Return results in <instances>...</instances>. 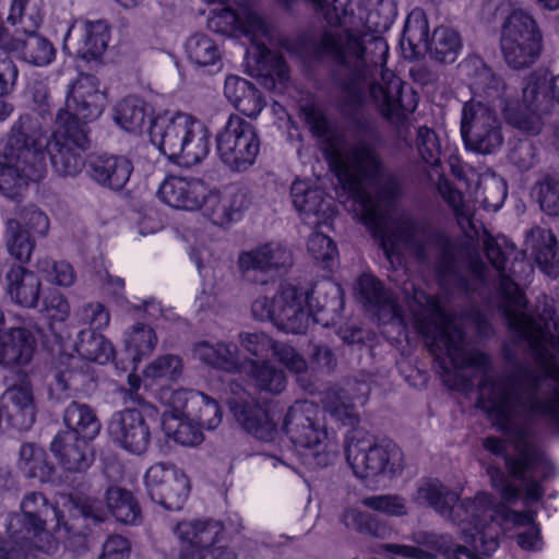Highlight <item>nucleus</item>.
I'll use <instances>...</instances> for the list:
<instances>
[{
    "instance_id": "obj_1",
    "label": "nucleus",
    "mask_w": 559,
    "mask_h": 559,
    "mask_svg": "<svg viewBox=\"0 0 559 559\" xmlns=\"http://www.w3.org/2000/svg\"><path fill=\"white\" fill-rule=\"evenodd\" d=\"M484 251L500 274L499 292L501 309L511 331L528 342L542 371L530 366H518L512 372L497 381L492 409L501 428L516 437L518 455L509 457L508 465L514 473L522 467L542 469L545 457L538 447L526 439V429L514 423L518 415L537 416L559 426V337L527 314L526 299L518 284L507 274L508 260L518 259L513 246L502 248L491 235L483 238Z\"/></svg>"
},
{
    "instance_id": "obj_2",
    "label": "nucleus",
    "mask_w": 559,
    "mask_h": 559,
    "mask_svg": "<svg viewBox=\"0 0 559 559\" xmlns=\"http://www.w3.org/2000/svg\"><path fill=\"white\" fill-rule=\"evenodd\" d=\"M104 106L96 76L81 74L70 86L66 107L57 114L50 139L35 116H20L0 146V190L40 181L47 173L46 152L58 175L80 174L90 142L85 124L99 117Z\"/></svg>"
},
{
    "instance_id": "obj_3",
    "label": "nucleus",
    "mask_w": 559,
    "mask_h": 559,
    "mask_svg": "<svg viewBox=\"0 0 559 559\" xmlns=\"http://www.w3.org/2000/svg\"><path fill=\"white\" fill-rule=\"evenodd\" d=\"M414 326L425 337L443 381L451 388L456 386V382H451V370L447 366L445 357L457 370L473 367L487 372L490 369V356L478 349H467L464 331L436 298H428L427 307L414 313Z\"/></svg>"
},
{
    "instance_id": "obj_4",
    "label": "nucleus",
    "mask_w": 559,
    "mask_h": 559,
    "mask_svg": "<svg viewBox=\"0 0 559 559\" xmlns=\"http://www.w3.org/2000/svg\"><path fill=\"white\" fill-rule=\"evenodd\" d=\"M311 134L321 143V150L338 180L357 191L359 177L372 175L377 169V154L366 143L346 147L343 133L332 129L325 110L312 103L301 107Z\"/></svg>"
},
{
    "instance_id": "obj_5",
    "label": "nucleus",
    "mask_w": 559,
    "mask_h": 559,
    "mask_svg": "<svg viewBox=\"0 0 559 559\" xmlns=\"http://www.w3.org/2000/svg\"><path fill=\"white\" fill-rule=\"evenodd\" d=\"M353 200L354 212L360 222L380 241L385 257L392 262L397 252L395 237L389 234L384 207L400 193L399 181L394 177L381 176V163L377 157V169L372 175L359 177V189L355 191L338 180Z\"/></svg>"
},
{
    "instance_id": "obj_6",
    "label": "nucleus",
    "mask_w": 559,
    "mask_h": 559,
    "mask_svg": "<svg viewBox=\"0 0 559 559\" xmlns=\"http://www.w3.org/2000/svg\"><path fill=\"white\" fill-rule=\"evenodd\" d=\"M152 141L170 160L185 167L200 164L210 152L205 124L186 112L157 117L151 128Z\"/></svg>"
},
{
    "instance_id": "obj_7",
    "label": "nucleus",
    "mask_w": 559,
    "mask_h": 559,
    "mask_svg": "<svg viewBox=\"0 0 559 559\" xmlns=\"http://www.w3.org/2000/svg\"><path fill=\"white\" fill-rule=\"evenodd\" d=\"M283 430L296 447L307 451L306 456L314 466H328L338 453L337 441L328 432L318 405L311 401H296L287 409Z\"/></svg>"
},
{
    "instance_id": "obj_8",
    "label": "nucleus",
    "mask_w": 559,
    "mask_h": 559,
    "mask_svg": "<svg viewBox=\"0 0 559 559\" xmlns=\"http://www.w3.org/2000/svg\"><path fill=\"white\" fill-rule=\"evenodd\" d=\"M310 292L299 285L284 282L272 296L261 295L251 305L252 316L260 321H271L286 333H306L310 320Z\"/></svg>"
},
{
    "instance_id": "obj_9",
    "label": "nucleus",
    "mask_w": 559,
    "mask_h": 559,
    "mask_svg": "<svg viewBox=\"0 0 559 559\" xmlns=\"http://www.w3.org/2000/svg\"><path fill=\"white\" fill-rule=\"evenodd\" d=\"M462 510L468 512L472 509L471 527L463 528V536L466 542L473 543L475 550H479L477 542L484 545V554H489L498 547L496 536L487 533L490 524L498 523L501 526H531L534 524V514L531 511H515L507 506L493 507L491 499L487 493L480 492L475 496L473 501L465 502Z\"/></svg>"
},
{
    "instance_id": "obj_10",
    "label": "nucleus",
    "mask_w": 559,
    "mask_h": 559,
    "mask_svg": "<svg viewBox=\"0 0 559 559\" xmlns=\"http://www.w3.org/2000/svg\"><path fill=\"white\" fill-rule=\"evenodd\" d=\"M500 49L512 69H527L537 62L543 50V35L530 13L521 9L510 13L501 28Z\"/></svg>"
},
{
    "instance_id": "obj_11",
    "label": "nucleus",
    "mask_w": 559,
    "mask_h": 559,
    "mask_svg": "<svg viewBox=\"0 0 559 559\" xmlns=\"http://www.w3.org/2000/svg\"><path fill=\"white\" fill-rule=\"evenodd\" d=\"M62 514L58 508L51 504L40 492H28L21 502V513L9 516L8 536L17 539H47V551H55L58 543L48 533V523L55 522L53 528H59L62 523Z\"/></svg>"
},
{
    "instance_id": "obj_12",
    "label": "nucleus",
    "mask_w": 559,
    "mask_h": 559,
    "mask_svg": "<svg viewBox=\"0 0 559 559\" xmlns=\"http://www.w3.org/2000/svg\"><path fill=\"white\" fill-rule=\"evenodd\" d=\"M496 389H497V382L493 383L489 396L486 400L481 399L479 401V403H481V407L484 409H486L487 413L489 414L490 418L493 421V425L504 436H507L508 440L512 443V445H513V453H511V454L510 453H506V445H504L503 440H501L500 438L495 437V436H490V437L485 438L484 441H483V447H484L485 450L489 451L490 453H492L495 455H503L504 466H506V471L508 473V476L510 478L514 479V480H519L524 486L525 493H526V496L530 499L538 500L543 496L542 481L548 477V475H549V473L551 471V464H550V461L548 460L546 453L544 452V450L535 441H533L530 438L528 429L524 425L520 424L518 420L520 418H522V417H524V418H539V419H543V418L542 417H537V416H526V415H518L514 418V423L516 425H519L521 427H524L526 429V439L528 441L535 443L538 447V449L542 451V453H543V455L545 457V461H546V465L542 469L528 471V469H525L524 467H522V471L520 473H514L510 468V466L508 465V460H509V457L518 455L516 437L513 436L512 433H509V432L504 431L501 428L499 421L497 420L496 414H495L493 409L491 408L493 403H495L493 400H495Z\"/></svg>"
},
{
    "instance_id": "obj_13",
    "label": "nucleus",
    "mask_w": 559,
    "mask_h": 559,
    "mask_svg": "<svg viewBox=\"0 0 559 559\" xmlns=\"http://www.w3.org/2000/svg\"><path fill=\"white\" fill-rule=\"evenodd\" d=\"M346 460L356 477L361 479L393 477L403 469V453L390 440L370 443L352 437L346 445Z\"/></svg>"
},
{
    "instance_id": "obj_14",
    "label": "nucleus",
    "mask_w": 559,
    "mask_h": 559,
    "mask_svg": "<svg viewBox=\"0 0 559 559\" xmlns=\"http://www.w3.org/2000/svg\"><path fill=\"white\" fill-rule=\"evenodd\" d=\"M216 150L230 170H247L260 152V139L254 126L238 115H231L216 135Z\"/></svg>"
},
{
    "instance_id": "obj_15",
    "label": "nucleus",
    "mask_w": 559,
    "mask_h": 559,
    "mask_svg": "<svg viewBox=\"0 0 559 559\" xmlns=\"http://www.w3.org/2000/svg\"><path fill=\"white\" fill-rule=\"evenodd\" d=\"M461 134L466 147L489 154L502 144L500 122L489 106L474 99L462 111Z\"/></svg>"
},
{
    "instance_id": "obj_16",
    "label": "nucleus",
    "mask_w": 559,
    "mask_h": 559,
    "mask_svg": "<svg viewBox=\"0 0 559 559\" xmlns=\"http://www.w3.org/2000/svg\"><path fill=\"white\" fill-rule=\"evenodd\" d=\"M412 499L417 504L431 507L441 516L456 523L461 527L462 534L464 527H471L473 511L469 509L468 512H465L461 507L473 499H464L457 503L459 493L449 489L438 479L420 480Z\"/></svg>"
},
{
    "instance_id": "obj_17",
    "label": "nucleus",
    "mask_w": 559,
    "mask_h": 559,
    "mask_svg": "<svg viewBox=\"0 0 559 559\" xmlns=\"http://www.w3.org/2000/svg\"><path fill=\"white\" fill-rule=\"evenodd\" d=\"M145 484L152 500L168 510L181 509L190 491L187 475L164 463L155 464L147 469Z\"/></svg>"
},
{
    "instance_id": "obj_18",
    "label": "nucleus",
    "mask_w": 559,
    "mask_h": 559,
    "mask_svg": "<svg viewBox=\"0 0 559 559\" xmlns=\"http://www.w3.org/2000/svg\"><path fill=\"white\" fill-rule=\"evenodd\" d=\"M112 441L120 448L134 453H144L151 443V428L139 408H124L116 412L108 424Z\"/></svg>"
},
{
    "instance_id": "obj_19",
    "label": "nucleus",
    "mask_w": 559,
    "mask_h": 559,
    "mask_svg": "<svg viewBox=\"0 0 559 559\" xmlns=\"http://www.w3.org/2000/svg\"><path fill=\"white\" fill-rule=\"evenodd\" d=\"M3 406L0 405V432L3 421L19 431L28 430L36 420V404L33 386L27 379L12 384L2 393Z\"/></svg>"
},
{
    "instance_id": "obj_20",
    "label": "nucleus",
    "mask_w": 559,
    "mask_h": 559,
    "mask_svg": "<svg viewBox=\"0 0 559 559\" xmlns=\"http://www.w3.org/2000/svg\"><path fill=\"white\" fill-rule=\"evenodd\" d=\"M236 421L254 438L271 442L277 436V427L269 411L247 392L234 393L228 401Z\"/></svg>"
},
{
    "instance_id": "obj_21",
    "label": "nucleus",
    "mask_w": 559,
    "mask_h": 559,
    "mask_svg": "<svg viewBox=\"0 0 559 559\" xmlns=\"http://www.w3.org/2000/svg\"><path fill=\"white\" fill-rule=\"evenodd\" d=\"M109 38L105 20L76 22L64 37V48H73L74 53L85 60L97 59L107 49Z\"/></svg>"
},
{
    "instance_id": "obj_22",
    "label": "nucleus",
    "mask_w": 559,
    "mask_h": 559,
    "mask_svg": "<svg viewBox=\"0 0 559 559\" xmlns=\"http://www.w3.org/2000/svg\"><path fill=\"white\" fill-rule=\"evenodd\" d=\"M207 187L202 179L168 176L159 186L157 197L174 209L195 211L202 206Z\"/></svg>"
},
{
    "instance_id": "obj_23",
    "label": "nucleus",
    "mask_w": 559,
    "mask_h": 559,
    "mask_svg": "<svg viewBox=\"0 0 559 559\" xmlns=\"http://www.w3.org/2000/svg\"><path fill=\"white\" fill-rule=\"evenodd\" d=\"M364 35L362 32L356 31L325 32L318 39L314 50L318 56L329 57L342 66H347L350 59H355L359 66H362L365 58Z\"/></svg>"
},
{
    "instance_id": "obj_24",
    "label": "nucleus",
    "mask_w": 559,
    "mask_h": 559,
    "mask_svg": "<svg viewBox=\"0 0 559 559\" xmlns=\"http://www.w3.org/2000/svg\"><path fill=\"white\" fill-rule=\"evenodd\" d=\"M536 99L527 100L525 86L522 92V102L508 104L504 108V118L513 128L527 135H537L546 123V117L551 111L550 100L537 94Z\"/></svg>"
},
{
    "instance_id": "obj_25",
    "label": "nucleus",
    "mask_w": 559,
    "mask_h": 559,
    "mask_svg": "<svg viewBox=\"0 0 559 559\" xmlns=\"http://www.w3.org/2000/svg\"><path fill=\"white\" fill-rule=\"evenodd\" d=\"M248 203L247 193L241 188L228 186L221 191H207L201 207L213 224L224 226L239 218Z\"/></svg>"
},
{
    "instance_id": "obj_26",
    "label": "nucleus",
    "mask_w": 559,
    "mask_h": 559,
    "mask_svg": "<svg viewBox=\"0 0 559 559\" xmlns=\"http://www.w3.org/2000/svg\"><path fill=\"white\" fill-rule=\"evenodd\" d=\"M90 441L92 440L78 437L73 431H61L52 440L50 450L66 469L84 472L94 461Z\"/></svg>"
},
{
    "instance_id": "obj_27",
    "label": "nucleus",
    "mask_w": 559,
    "mask_h": 559,
    "mask_svg": "<svg viewBox=\"0 0 559 559\" xmlns=\"http://www.w3.org/2000/svg\"><path fill=\"white\" fill-rule=\"evenodd\" d=\"M88 173L99 186L119 191L128 183L133 163L123 155L103 154L90 160Z\"/></svg>"
},
{
    "instance_id": "obj_28",
    "label": "nucleus",
    "mask_w": 559,
    "mask_h": 559,
    "mask_svg": "<svg viewBox=\"0 0 559 559\" xmlns=\"http://www.w3.org/2000/svg\"><path fill=\"white\" fill-rule=\"evenodd\" d=\"M293 262L290 250L281 242L270 241L243 251L238 257V266L243 274L250 271L266 272L289 266Z\"/></svg>"
},
{
    "instance_id": "obj_29",
    "label": "nucleus",
    "mask_w": 559,
    "mask_h": 559,
    "mask_svg": "<svg viewBox=\"0 0 559 559\" xmlns=\"http://www.w3.org/2000/svg\"><path fill=\"white\" fill-rule=\"evenodd\" d=\"M402 81L389 69L381 72V82L370 86V96L378 105L380 114L391 123H400L405 118L401 102Z\"/></svg>"
},
{
    "instance_id": "obj_30",
    "label": "nucleus",
    "mask_w": 559,
    "mask_h": 559,
    "mask_svg": "<svg viewBox=\"0 0 559 559\" xmlns=\"http://www.w3.org/2000/svg\"><path fill=\"white\" fill-rule=\"evenodd\" d=\"M176 533L186 544L181 551V559H186L188 552H206L216 547L223 533V525L213 520L180 522Z\"/></svg>"
},
{
    "instance_id": "obj_31",
    "label": "nucleus",
    "mask_w": 559,
    "mask_h": 559,
    "mask_svg": "<svg viewBox=\"0 0 559 559\" xmlns=\"http://www.w3.org/2000/svg\"><path fill=\"white\" fill-rule=\"evenodd\" d=\"M290 197L295 209L304 216V219L311 215L317 218L311 224L318 225L321 221L329 218L332 213V203L326 199L323 190L305 180H295L290 187Z\"/></svg>"
},
{
    "instance_id": "obj_32",
    "label": "nucleus",
    "mask_w": 559,
    "mask_h": 559,
    "mask_svg": "<svg viewBox=\"0 0 559 559\" xmlns=\"http://www.w3.org/2000/svg\"><path fill=\"white\" fill-rule=\"evenodd\" d=\"M36 349V338L25 328H12L0 334V366H25Z\"/></svg>"
},
{
    "instance_id": "obj_33",
    "label": "nucleus",
    "mask_w": 559,
    "mask_h": 559,
    "mask_svg": "<svg viewBox=\"0 0 559 559\" xmlns=\"http://www.w3.org/2000/svg\"><path fill=\"white\" fill-rule=\"evenodd\" d=\"M193 356L203 364L227 372H242L245 360L239 359L238 347L231 342L201 341L193 347Z\"/></svg>"
},
{
    "instance_id": "obj_34",
    "label": "nucleus",
    "mask_w": 559,
    "mask_h": 559,
    "mask_svg": "<svg viewBox=\"0 0 559 559\" xmlns=\"http://www.w3.org/2000/svg\"><path fill=\"white\" fill-rule=\"evenodd\" d=\"M7 293L11 300L24 308L38 306L41 282L39 277L24 266H12L7 275Z\"/></svg>"
},
{
    "instance_id": "obj_35",
    "label": "nucleus",
    "mask_w": 559,
    "mask_h": 559,
    "mask_svg": "<svg viewBox=\"0 0 559 559\" xmlns=\"http://www.w3.org/2000/svg\"><path fill=\"white\" fill-rule=\"evenodd\" d=\"M260 393L280 395L287 385L285 372L269 360L245 359L242 369Z\"/></svg>"
},
{
    "instance_id": "obj_36",
    "label": "nucleus",
    "mask_w": 559,
    "mask_h": 559,
    "mask_svg": "<svg viewBox=\"0 0 559 559\" xmlns=\"http://www.w3.org/2000/svg\"><path fill=\"white\" fill-rule=\"evenodd\" d=\"M360 301L365 307L376 311H388L397 313L395 299L390 289L370 273H362L356 284Z\"/></svg>"
},
{
    "instance_id": "obj_37",
    "label": "nucleus",
    "mask_w": 559,
    "mask_h": 559,
    "mask_svg": "<svg viewBox=\"0 0 559 559\" xmlns=\"http://www.w3.org/2000/svg\"><path fill=\"white\" fill-rule=\"evenodd\" d=\"M421 49H426L430 58L438 62L453 63L462 49L461 36L455 29L441 25L435 28Z\"/></svg>"
},
{
    "instance_id": "obj_38",
    "label": "nucleus",
    "mask_w": 559,
    "mask_h": 559,
    "mask_svg": "<svg viewBox=\"0 0 559 559\" xmlns=\"http://www.w3.org/2000/svg\"><path fill=\"white\" fill-rule=\"evenodd\" d=\"M212 23L221 33L240 32L245 35H254L264 31L262 17L250 10L239 13L230 8H224L213 19Z\"/></svg>"
},
{
    "instance_id": "obj_39",
    "label": "nucleus",
    "mask_w": 559,
    "mask_h": 559,
    "mask_svg": "<svg viewBox=\"0 0 559 559\" xmlns=\"http://www.w3.org/2000/svg\"><path fill=\"white\" fill-rule=\"evenodd\" d=\"M67 431H73L78 437L93 440L100 431V421L94 409L86 404L72 402L63 414Z\"/></svg>"
},
{
    "instance_id": "obj_40",
    "label": "nucleus",
    "mask_w": 559,
    "mask_h": 559,
    "mask_svg": "<svg viewBox=\"0 0 559 559\" xmlns=\"http://www.w3.org/2000/svg\"><path fill=\"white\" fill-rule=\"evenodd\" d=\"M108 511L117 521L124 524L141 522V509L133 495L120 487H109L106 491Z\"/></svg>"
},
{
    "instance_id": "obj_41",
    "label": "nucleus",
    "mask_w": 559,
    "mask_h": 559,
    "mask_svg": "<svg viewBox=\"0 0 559 559\" xmlns=\"http://www.w3.org/2000/svg\"><path fill=\"white\" fill-rule=\"evenodd\" d=\"M75 349L82 358L100 365L108 362L115 353L112 344L92 329L79 333Z\"/></svg>"
},
{
    "instance_id": "obj_42",
    "label": "nucleus",
    "mask_w": 559,
    "mask_h": 559,
    "mask_svg": "<svg viewBox=\"0 0 559 559\" xmlns=\"http://www.w3.org/2000/svg\"><path fill=\"white\" fill-rule=\"evenodd\" d=\"M429 24L427 15L421 8L413 9L407 15L401 45L403 49H411V57L416 58L421 52V45L427 44Z\"/></svg>"
},
{
    "instance_id": "obj_43",
    "label": "nucleus",
    "mask_w": 559,
    "mask_h": 559,
    "mask_svg": "<svg viewBox=\"0 0 559 559\" xmlns=\"http://www.w3.org/2000/svg\"><path fill=\"white\" fill-rule=\"evenodd\" d=\"M474 75L471 86L475 94L484 96L487 106L495 104L503 96L504 84L493 71L481 61L474 62Z\"/></svg>"
},
{
    "instance_id": "obj_44",
    "label": "nucleus",
    "mask_w": 559,
    "mask_h": 559,
    "mask_svg": "<svg viewBox=\"0 0 559 559\" xmlns=\"http://www.w3.org/2000/svg\"><path fill=\"white\" fill-rule=\"evenodd\" d=\"M43 0H12L8 22L23 32H35L43 22Z\"/></svg>"
},
{
    "instance_id": "obj_45",
    "label": "nucleus",
    "mask_w": 559,
    "mask_h": 559,
    "mask_svg": "<svg viewBox=\"0 0 559 559\" xmlns=\"http://www.w3.org/2000/svg\"><path fill=\"white\" fill-rule=\"evenodd\" d=\"M321 401L324 411L343 425L354 426L358 421L355 406L344 390L330 388L323 393Z\"/></svg>"
},
{
    "instance_id": "obj_46",
    "label": "nucleus",
    "mask_w": 559,
    "mask_h": 559,
    "mask_svg": "<svg viewBox=\"0 0 559 559\" xmlns=\"http://www.w3.org/2000/svg\"><path fill=\"white\" fill-rule=\"evenodd\" d=\"M342 522L347 527L378 538H385L391 533V527L385 521L356 508L346 509L342 514Z\"/></svg>"
},
{
    "instance_id": "obj_47",
    "label": "nucleus",
    "mask_w": 559,
    "mask_h": 559,
    "mask_svg": "<svg viewBox=\"0 0 559 559\" xmlns=\"http://www.w3.org/2000/svg\"><path fill=\"white\" fill-rule=\"evenodd\" d=\"M17 55L28 63L35 66H46L55 57L52 44L35 32H23V40Z\"/></svg>"
},
{
    "instance_id": "obj_48",
    "label": "nucleus",
    "mask_w": 559,
    "mask_h": 559,
    "mask_svg": "<svg viewBox=\"0 0 559 559\" xmlns=\"http://www.w3.org/2000/svg\"><path fill=\"white\" fill-rule=\"evenodd\" d=\"M147 118L146 104L136 97H127L115 107V120L123 129L136 132L142 129Z\"/></svg>"
},
{
    "instance_id": "obj_49",
    "label": "nucleus",
    "mask_w": 559,
    "mask_h": 559,
    "mask_svg": "<svg viewBox=\"0 0 559 559\" xmlns=\"http://www.w3.org/2000/svg\"><path fill=\"white\" fill-rule=\"evenodd\" d=\"M186 49L188 58L199 67L214 66L222 58V50L217 43L204 34L191 36L186 44Z\"/></svg>"
},
{
    "instance_id": "obj_50",
    "label": "nucleus",
    "mask_w": 559,
    "mask_h": 559,
    "mask_svg": "<svg viewBox=\"0 0 559 559\" xmlns=\"http://www.w3.org/2000/svg\"><path fill=\"white\" fill-rule=\"evenodd\" d=\"M17 467L28 478L45 480L51 474L45 451L33 443L22 444Z\"/></svg>"
},
{
    "instance_id": "obj_51",
    "label": "nucleus",
    "mask_w": 559,
    "mask_h": 559,
    "mask_svg": "<svg viewBox=\"0 0 559 559\" xmlns=\"http://www.w3.org/2000/svg\"><path fill=\"white\" fill-rule=\"evenodd\" d=\"M47 539H8L0 538V559H45L40 551L48 552L45 548Z\"/></svg>"
},
{
    "instance_id": "obj_52",
    "label": "nucleus",
    "mask_w": 559,
    "mask_h": 559,
    "mask_svg": "<svg viewBox=\"0 0 559 559\" xmlns=\"http://www.w3.org/2000/svg\"><path fill=\"white\" fill-rule=\"evenodd\" d=\"M545 95L550 100V109L555 102L559 104V74L549 75L547 71H534L525 81V96L527 100L536 99V95Z\"/></svg>"
},
{
    "instance_id": "obj_53",
    "label": "nucleus",
    "mask_w": 559,
    "mask_h": 559,
    "mask_svg": "<svg viewBox=\"0 0 559 559\" xmlns=\"http://www.w3.org/2000/svg\"><path fill=\"white\" fill-rule=\"evenodd\" d=\"M183 371L182 359L174 354L158 356L144 370L146 379L156 383H169L177 381Z\"/></svg>"
},
{
    "instance_id": "obj_54",
    "label": "nucleus",
    "mask_w": 559,
    "mask_h": 559,
    "mask_svg": "<svg viewBox=\"0 0 559 559\" xmlns=\"http://www.w3.org/2000/svg\"><path fill=\"white\" fill-rule=\"evenodd\" d=\"M536 233L543 239V243L533 248L535 261L545 274L557 277L559 275V247L557 240L551 231L545 233L538 228Z\"/></svg>"
},
{
    "instance_id": "obj_55",
    "label": "nucleus",
    "mask_w": 559,
    "mask_h": 559,
    "mask_svg": "<svg viewBox=\"0 0 559 559\" xmlns=\"http://www.w3.org/2000/svg\"><path fill=\"white\" fill-rule=\"evenodd\" d=\"M5 238L8 250L12 257L20 262H27L31 259L34 249V240L28 231L23 229L19 219H8Z\"/></svg>"
},
{
    "instance_id": "obj_56",
    "label": "nucleus",
    "mask_w": 559,
    "mask_h": 559,
    "mask_svg": "<svg viewBox=\"0 0 559 559\" xmlns=\"http://www.w3.org/2000/svg\"><path fill=\"white\" fill-rule=\"evenodd\" d=\"M126 347L134 360L150 355L157 344L155 331L144 323L134 324L126 334Z\"/></svg>"
},
{
    "instance_id": "obj_57",
    "label": "nucleus",
    "mask_w": 559,
    "mask_h": 559,
    "mask_svg": "<svg viewBox=\"0 0 559 559\" xmlns=\"http://www.w3.org/2000/svg\"><path fill=\"white\" fill-rule=\"evenodd\" d=\"M361 502L365 507L389 516L401 518L408 514L406 499L399 495L369 496L365 497Z\"/></svg>"
},
{
    "instance_id": "obj_58",
    "label": "nucleus",
    "mask_w": 559,
    "mask_h": 559,
    "mask_svg": "<svg viewBox=\"0 0 559 559\" xmlns=\"http://www.w3.org/2000/svg\"><path fill=\"white\" fill-rule=\"evenodd\" d=\"M429 242L438 250L439 270L443 274L455 272V245L450 236L442 230H433L429 235Z\"/></svg>"
},
{
    "instance_id": "obj_59",
    "label": "nucleus",
    "mask_w": 559,
    "mask_h": 559,
    "mask_svg": "<svg viewBox=\"0 0 559 559\" xmlns=\"http://www.w3.org/2000/svg\"><path fill=\"white\" fill-rule=\"evenodd\" d=\"M37 270L48 282L60 286H70L75 278L73 267L64 261L57 262L45 258L37 262Z\"/></svg>"
},
{
    "instance_id": "obj_60",
    "label": "nucleus",
    "mask_w": 559,
    "mask_h": 559,
    "mask_svg": "<svg viewBox=\"0 0 559 559\" xmlns=\"http://www.w3.org/2000/svg\"><path fill=\"white\" fill-rule=\"evenodd\" d=\"M416 145L420 157L426 164L430 166L439 164L441 146L432 129L426 126L419 127L417 130Z\"/></svg>"
},
{
    "instance_id": "obj_61",
    "label": "nucleus",
    "mask_w": 559,
    "mask_h": 559,
    "mask_svg": "<svg viewBox=\"0 0 559 559\" xmlns=\"http://www.w3.org/2000/svg\"><path fill=\"white\" fill-rule=\"evenodd\" d=\"M238 342L248 354L257 358L267 357L276 343L264 332H241L238 335Z\"/></svg>"
},
{
    "instance_id": "obj_62",
    "label": "nucleus",
    "mask_w": 559,
    "mask_h": 559,
    "mask_svg": "<svg viewBox=\"0 0 559 559\" xmlns=\"http://www.w3.org/2000/svg\"><path fill=\"white\" fill-rule=\"evenodd\" d=\"M537 201L550 216H559V178L546 177L537 185Z\"/></svg>"
},
{
    "instance_id": "obj_63",
    "label": "nucleus",
    "mask_w": 559,
    "mask_h": 559,
    "mask_svg": "<svg viewBox=\"0 0 559 559\" xmlns=\"http://www.w3.org/2000/svg\"><path fill=\"white\" fill-rule=\"evenodd\" d=\"M39 311L49 321L63 322L70 314V305L60 292L52 289L44 295Z\"/></svg>"
},
{
    "instance_id": "obj_64",
    "label": "nucleus",
    "mask_w": 559,
    "mask_h": 559,
    "mask_svg": "<svg viewBox=\"0 0 559 559\" xmlns=\"http://www.w3.org/2000/svg\"><path fill=\"white\" fill-rule=\"evenodd\" d=\"M272 354L288 371L296 374L307 371L306 359L292 345L276 341Z\"/></svg>"
}]
</instances>
